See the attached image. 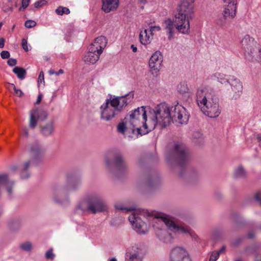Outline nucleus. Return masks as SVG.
Segmentation results:
<instances>
[{
  "instance_id": "bb28decb",
  "label": "nucleus",
  "mask_w": 261,
  "mask_h": 261,
  "mask_svg": "<svg viewBox=\"0 0 261 261\" xmlns=\"http://www.w3.org/2000/svg\"><path fill=\"white\" fill-rule=\"evenodd\" d=\"M54 130V124L52 121L48 122L41 128V133L42 135L47 137L50 136Z\"/></svg>"
},
{
  "instance_id": "a211bd4d",
  "label": "nucleus",
  "mask_w": 261,
  "mask_h": 261,
  "mask_svg": "<svg viewBox=\"0 0 261 261\" xmlns=\"http://www.w3.org/2000/svg\"><path fill=\"white\" fill-rule=\"evenodd\" d=\"M229 84L233 92V97L235 99L239 97L242 93L243 85L240 80L234 76L229 77Z\"/></svg>"
},
{
  "instance_id": "2f4dec72",
  "label": "nucleus",
  "mask_w": 261,
  "mask_h": 261,
  "mask_svg": "<svg viewBox=\"0 0 261 261\" xmlns=\"http://www.w3.org/2000/svg\"><path fill=\"white\" fill-rule=\"evenodd\" d=\"M139 39L140 43L146 47L147 45V29H145L143 31H141Z\"/></svg>"
},
{
  "instance_id": "c756f323",
  "label": "nucleus",
  "mask_w": 261,
  "mask_h": 261,
  "mask_svg": "<svg viewBox=\"0 0 261 261\" xmlns=\"http://www.w3.org/2000/svg\"><path fill=\"white\" fill-rule=\"evenodd\" d=\"M13 72L16 74L18 79L23 80L27 74L25 70L21 67H15L13 69Z\"/></svg>"
},
{
  "instance_id": "4c0bfd02",
  "label": "nucleus",
  "mask_w": 261,
  "mask_h": 261,
  "mask_svg": "<svg viewBox=\"0 0 261 261\" xmlns=\"http://www.w3.org/2000/svg\"><path fill=\"white\" fill-rule=\"evenodd\" d=\"M53 249L50 248L45 253V258L47 259L53 260L55 256V254L53 253Z\"/></svg>"
},
{
  "instance_id": "1a4fd4ad",
  "label": "nucleus",
  "mask_w": 261,
  "mask_h": 261,
  "mask_svg": "<svg viewBox=\"0 0 261 261\" xmlns=\"http://www.w3.org/2000/svg\"><path fill=\"white\" fill-rule=\"evenodd\" d=\"M44 147L38 143L32 144L30 146V153L31 155V159L25 162L21 169V177L23 179L30 177V174L28 172L29 169L34 164L41 160L45 153Z\"/></svg>"
},
{
  "instance_id": "e2e57ef3",
  "label": "nucleus",
  "mask_w": 261,
  "mask_h": 261,
  "mask_svg": "<svg viewBox=\"0 0 261 261\" xmlns=\"http://www.w3.org/2000/svg\"><path fill=\"white\" fill-rule=\"evenodd\" d=\"M110 261H117L115 258H112L110 259Z\"/></svg>"
},
{
  "instance_id": "f3484780",
  "label": "nucleus",
  "mask_w": 261,
  "mask_h": 261,
  "mask_svg": "<svg viewBox=\"0 0 261 261\" xmlns=\"http://www.w3.org/2000/svg\"><path fill=\"white\" fill-rule=\"evenodd\" d=\"M80 181L79 179L68 176L67 177V185L64 187L56 189L55 191L54 194L55 195L65 194L67 191L75 189L77 185L80 184Z\"/></svg>"
},
{
  "instance_id": "4be33fe9",
  "label": "nucleus",
  "mask_w": 261,
  "mask_h": 261,
  "mask_svg": "<svg viewBox=\"0 0 261 261\" xmlns=\"http://www.w3.org/2000/svg\"><path fill=\"white\" fill-rule=\"evenodd\" d=\"M119 0H102V10L106 13L116 10L119 6Z\"/></svg>"
},
{
  "instance_id": "20e7f679",
  "label": "nucleus",
  "mask_w": 261,
  "mask_h": 261,
  "mask_svg": "<svg viewBox=\"0 0 261 261\" xmlns=\"http://www.w3.org/2000/svg\"><path fill=\"white\" fill-rule=\"evenodd\" d=\"M194 5L187 2H181L178 5L174 15V22L177 31L184 35L190 33V21L194 13Z\"/></svg>"
},
{
  "instance_id": "e433bc0d",
  "label": "nucleus",
  "mask_w": 261,
  "mask_h": 261,
  "mask_svg": "<svg viewBox=\"0 0 261 261\" xmlns=\"http://www.w3.org/2000/svg\"><path fill=\"white\" fill-rule=\"evenodd\" d=\"M20 248L24 251H30L32 248V245L29 242L22 243L20 245Z\"/></svg>"
},
{
  "instance_id": "f704fd0d",
  "label": "nucleus",
  "mask_w": 261,
  "mask_h": 261,
  "mask_svg": "<svg viewBox=\"0 0 261 261\" xmlns=\"http://www.w3.org/2000/svg\"><path fill=\"white\" fill-rule=\"evenodd\" d=\"M149 27V32L150 34L153 36L156 32H159L161 30V28L159 25H153L152 24H148Z\"/></svg>"
},
{
  "instance_id": "c85d7f7f",
  "label": "nucleus",
  "mask_w": 261,
  "mask_h": 261,
  "mask_svg": "<svg viewBox=\"0 0 261 261\" xmlns=\"http://www.w3.org/2000/svg\"><path fill=\"white\" fill-rule=\"evenodd\" d=\"M211 79H217L218 82L222 84L229 83V79L226 78V75L219 72H217L211 76Z\"/></svg>"
},
{
  "instance_id": "9b49d317",
  "label": "nucleus",
  "mask_w": 261,
  "mask_h": 261,
  "mask_svg": "<svg viewBox=\"0 0 261 261\" xmlns=\"http://www.w3.org/2000/svg\"><path fill=\"white\" fill-rule=\"evenodd\" d=\"M105 164L108 169L112 172L116 170L120 172H124L128 169L127 163L120 153L116 154L113 161L108 158L106 159Z\"/></svg>"
},
{
  "instance_id": "6ab92c4d",
  "label": "nucleus",
  "mask_w": 261,
  "mask_h": 261,
  "mask_svg": "<svg viewBox=\"0 0 261 261\" xmlns=\"http://www.w3.org/2000/svg\"><path fill=\"white\" fill-rule=\"evenodd\" d=\"M107 44V42L106 37L101 36L95 39L94 42L91 44L89 48L92 51H96L101 54L102 50L106 47Z\"/></svg>"
},
{
  "instance_id": "4468645a",
  "label": "nucleus",
  "mask_w": 261,
  "mask_h": 261,
  "mask_svg": "<svg viewBox=\"0 0 261 261\" xmlns=\"http://www.w3.org/2000/svg\"><path fill=\"white\" fill-rule=\"evenodd\" d=\"M46 117L47 113L45 111L39 108L33 109L30 112L29 127L34 129L39 120H44Z\"/></svg>"
},
{
  "instance_id": "ddd939ff",
  "label": "nucleus",
  "mask_w": 261,
  "mask_h": 261,
  "mask_svg": "<svg viewBox=\"0 0 261 261\" xmlns=\"http://www.w3.org/2000/svg\"><path fill=\"white\" fill-rule=\"evenodd\" d=\"M163 62V56L159 51H156L150 58L149 65L150 72L154 76H156L160 70Z\"/></svg>"
},
{
  "instance_id": "72a5a7b5",
  "label": "nucleus",
  "mask_w": 261,
  "mask_h": 261,
  "mask_svg": "<svg viewBox=\"0 0 261 261\" xmlns=\"http://www.w3.org/2000/svg\"><path fill=\"white\" fill-rule=\"evenodd\" d=\"M70 10L66 7L60 6L56 10V12L58 15H62L64 14H68L70 13Z\"/></svg>"
},
{
  "instance_id": "de8ad7c7",
  "label": "nucleus",
  "mask_w": 261,
  "mask_h": 261,
  "mask_svg": "<svg viewBox=\"0 0 261 261\" xmlns=\"http://www.w3.org/2000/svg\"><path fill=\"white\" fill-rule=\"evenodd\" d=\"M42 82H44V73L43 71H41L38 76V82L41 83Z\"/></svg>"
},
{
  "instance_id": "680f3d73",
  "label": "nucleus",
  "mask_w": 261,
  "mask_h": 261,
  "mask_svg": "<svg viewBox=\"0 0 261 261\" xmlns=\"http://www.w3.org/2000/svg\"><path fill=\"white\" fill-rule=\"evenodd\" d=\"M9 10H10V11H12V9L11 8H7V9H5L4 11L5 12H7V11H9Z\"/></svg>"
},
{
  "instance_id": "a878e982",
  "label": "nucleus",
  "mask_w": 261,
  "mask_h": 261,
  "mask_svg": "<svg viewBox=\"0 0 261 261\" xmlns=\"http://www.w3.org/2000/svg\"><path fill=\"white\" fill-rule=\"evenodd\" d=\"M87 211H90V197L81 201L76 208V212L79 213H83Z\"/></svg>"
},
{
  "instance_id": "393cba45",
  "label": "nucleus",
  "mask_w": 261,
  "mask_h": 261,
  "mask_svg": "<svg viewBox=\"0 0 261 261\" xmlns=\"http://www.w3.org/2000/svg\"><path fill=\"white\" fill-rule=\"evenodd\" d=\"M143 257V253L141 250L138 249L134 252L127 253L126 261H142Z\"/></svg>"
},
{
  "instance_id": "cd10ccee",
  "label": "nucleus",
  "mask_w": 261,
  "mask_h": 261,
  "mask_svg": "<svg viewBox=\"0 0 261 261\" xmlns=\"http://www.w3.org/2000/svg\"><path fill=\"white\" fill-rule=\"evenodd\" d=\"M117 130L119 133L124 134L125 132H132V128L124 118L122 122L118 124Z\"/></svg>"
},
{
  "instance_id": "c9c22d12",
  "label": "nucleus",
  "mask_w": 261,
  "mask_h": 261,
  "mask_svg": "<svg viewBox=\"0 0 261 261\" xmlns=\"http://www.w3.org/2000/svg\"><path fill=\"white\" fill-rule=\"evenodd\" d=\"M8 88H9L10 90L12 89H13L14 91V94L17 96H21L22 94V92L21 90L17 89L15 86L13 84H10L8 87Z\"/></svg>"
},
{
  "instance_id": "39448f33",
  "label": "nucleus",
  "mask_w": 261,
  "mask_h": 261,
  "mask_svg": "<svg viewBox=\"0 0 261 261\" xmlns=\"http://www.w3.org/2000/svg\"><path fill=\"white\" fill-rule=\"evenodd\" d=\"M124 118L131 126L133 134L141 136L147 134V115L145 107L132 111Z\"/></svg>"
},
{
  "instance_id": "864d4df0",
  "label": "nucleus",
  "mask_w": 261,
  "mask_h": 261,
  "mask_svg": "<svg viewBox=\"0 0 261 261\" xmlns=\"http://www.w3.org/2000/svg\"><path fill=\"white\" fill-rule=\"evenodd\" d=\"M64 73V70L62 69H60L58 72H56V75H59L60 74Z\"/></svg>"
},
{
  "instance_id": "6e6552de",
  "label": "nucleus",
  "mask_w": 261,
  "mask_h": 261,
  "mask_svg": "<svg viewBox=\"0 0 261 261\" xmlns=\"http://www.w3.org/2000/svg\"><path fill=\"white\" fill-rule=\"evenodd\" d=\"M241 44L246 61L253 62L261 60V47L253 38L246 35L242 39Z\"/></svg>"
},
{
  "instance_id": "338daca9",
  "label": "nucleus",
  "mask_w": 261,
  "mask_h": 261,
  "mask_svg": "<svg viewBox=\"0 0 261 261\" xmlns=\"http://www.w3.org/2000/svg\"><path fill=\"white\" fill-rule=\"evenodd\" d=\"M2 214V211L0 210V215H1Z\"/></svg>"
},
{
  "instance_id": "473e14b6",
  "label": "nucleus",
  "mask_w": 261,
  "mask_h": 261,
  "mask_svg": "<svg viewBox=\"0 0 261 261\" xmlns=\"http://www.w3.org/2000/svg\"><path fill=\"white\" fill-rule=\"evenodd\" d=\"M234 174L236 177H242L245 176L246 172L242 166H239L235 169Z\"/></svg>"
},
{
  "instance_id": "f8f14e48",
  "label": "nucleus",
  "mask_w": 261,
  "mask_h": 261,
  "mask_svg": "<svg viewBox=\"0 0 261 261\" xmlns=\"http://www.w3.org/2000/svg\"><path fill=\"white\" fill-rule=\"evenodd\" d=\"M169 261H191L187 251L183 247H175L169 253Z\"/></svg>"
},
{
  "instance_id": "13d9d810",
  "label": "nucleus",
  "mask_w": 261,
  "mask_h": 261,
  "mask_svg": "<svg viewBox=\"0 0 261 261\" xmlns=\"http://www.w3.org/2000/svg\"><path fill=\"white\" fill-rule=\"evenodd\" d=\"M17 169V166H12L11 167V170L12 171H14L16 170Z\"/></svg>"
},
{
  "instance_id": "ea45409f",
  "label": "nucleus",
  "mask_w": 261,
  "mask_h": 261,
  "mask_svg": "<svg viewBox=\"0 0 261 261\" xmlns=\"http://www.w3.org/2000/svg\"><path fill=\"white\" fill-rule=\"evenodd\" d=\"M36 25V22L32 20H27L24 23V26L27 28H32Z\"/></svg>"
},
{
  "instance_id": "6e6d98bb",
  "label": "nucleus",
  "mask_w": 261,
  "mask_h": 261,
  "mask_svg": "<svg viewBox=\"0 0 261 261\" xmlns=\"http://www.w3.org/2000/svg\"><path fill=\"white\" fill-rule=\"evenodd\" d=\"M195 0H184L182 2H187L189 4H194Z\"/></svg>"
},
{
  "instance_id": "b1692460",
  "label": "nucleus",
  "mask_w": 261,
  "mask_h": 261,
  "mask_svg": "<svg viewBox=\"0 0 261 261\" xmlns=\"http://www.w3.org/2000/svg\"><path fill=\"white\" fill-rule=\"evenodd\" d=\"M174 26L173 21L170 18L166 19L163 22V27L167 33L168 39L170 40L173 37Z\"/></svg>"
},
{
  "instance_id": "052dcab7",
  "label": "nucleus",
  "mask_w": 261,
  "mask_h": 261,
  "mask_svg": "<svg viewBox=\"0 0 261 261\" xmlns=\"http://www.w3.org/2000/svg\"><path fill=\"white\" fill-rule=\"evenodd\" d=\"M225 249V247L224 246H223L221 248V249L218 252L220 254L221 252H223V251H224Z\"/></svg>"
},
{
  "instance_id": "9d476101",
  "label": "nucleus",
  "mask_w": 261,
  "mask_h": 261,
  "mask_svg": "<svg viewBox=\"0 0 261 261\" xmlns=\"http://www.w3.org/2000/svg\"><path fill=\"white\" fill-rule=\"evenodd\" d=\"M188 159V154L186 146L182 143H176L173 154L169 155L167 159L170 162L172 159L180 165L185 164Z\"/></svg>"
},
{
  "instance_id": "bf43d9fd",
  "label": "nucleus",
  "mask_w": 261,
  "mask_h": 261,
  "mask_svg": "<svg viewBox=\"0 0 261 261\" xmlns=\"http://www.w3.org/2000/svg\"><path fill=\"white\" fill-rule=\"evenodd\" d=\"M257 140L259 142V146L261 147V137L260 136H258L257 137Z\"/></svg>"
},
{
  "instance_id": "79ce46f5",
  "label": "nucleus",
  "mask_w": 261,
  "mask_h": 261,
  "mask_svg": "<svg viewBox=\"0 0 261 261\" xmlns=\"http://www.w3.org/2000/svg\"><path fill=\"white\" fill-rule=\"evenodd\" d=\"M21 45L23 49L25 51H28L31 49L30 48H29V47L31 48V46L28 45L27 40L24 38L22 39V40Z\"/></svg>"
},
{
  "instance_id": "dca6fc26",
  "label": "nucleus",
  "mask_w": 261,
  "mask_h": 261,
  "mask_svg": "<svg viewBox=\"0 0 261 261\" xmlns=\"http://www.w3.org/2000/svg\"><path fill=\"white\" fill-rule=\"evenodd\" d=\"M136 166L140 178L145 180L147 177V155L145 153L138 156Z\"/></svg>"
},
{
  "instance_id": "3c124183",
  "label": "nucleus",
  "mask_w": 261,
  "mask_h": 261,
  "mask_svg": "<svg viewBox=\"0 0 261 261\" xmlns=\"http://www.w3.org/2000/svg\"><path fill=\"white\" fill-rule=\"evenodd\" d=\"M139 3L141 5V8H144V5L146 4L147 0H139Z\"/></svg>"
},
{
  "instance_id": "4d7b16f0",
  "label": "nucleus",
  "mask_w": 261,
  "mask_h": 261,
  "mask_svg": "<svg viewBox=\"0 0 261 261\" xmlns=\"http://www.w3.org/2000/svg\"><path fill=\"white\" fill-rule=\"evenodd\" d=\"M48 73L50 75H53V74H56V72L53 70V69H50L49 71H48Z\"/></svg>"
},
{
  "instance_id": "5701e85b",
  "label": "nucleus",
  "mask_w": 261,
  "mask_h": 261,
  "mask_svg": "<svg viewBox=\"0 0 261 261\" xmlns=\"http://www.w3.org/2000/svg\"><path fill=\"white\" fill-rule=\"evenodd\" d=\"M237 4H231L225 6L223 15L225 18H233L236 15Z\"/></svg>"
},
{
  "instance_id": "49530a36",
  "label": "nucleus",
  "mask_w": 261,
  "mask_h": 261,
  "mask_svg": "<svg viewBox=\"0 0 261 261\" xmlns=\"http://www.w3.org/2000/svg\"><path fill=\"white\" fill-rule=\"evenodd\" d=\"M21 134L24 137H28L29 135L28 129L25 127H23L21 130Z\"/></svg>"
},
{
  "instance_id": "f03ea898",
  "label": "nucleus",
  "mask_w": 261,
  "mask_h": 261,
  "mask_svg": "<svg viewBox=\"0 0 261 261\" xmlns=\"http://www.w3.org/2000/svg\"><path fill=\"white\" fill-rule=\"evenodd\" d=\"M134 93H129L122 96L107 99L100 107L101 118L110 121L117 115L133 100Z\"/></svg>"
},
{
  "instance_id": "8fccbe9b",
  "label": "nucleus",
  "mask_w": 261,
  "mask_h": 261,
  "mask_svg": "<svg viewBox=\"0 0 261 261\" xmlns=\"http://www.w3.org/2000/svg\"><path fill=\"white\" fill-rule=\"evenodd\" d=\"M5 40L4 38H0V48H2L4 47Z\"/></svg>"
},
{
  "instance_id": "c03bdc74",
  "label": "nucleus",
  "mask_w": 261,
  "mask_h": 261,
  "mask_svg": "<svg viewBox=\"0 0 261 261\" xmlns=\"http://www.w3.org/2000/svg\"><path fill=\"white\" fill-rule=\"evenodd\" d=\"M10 53L8 51L4 50L1 53V58L3 59H8L10 57Z\"/></svg>"
},
{
  "instance_id": "aec40b11",
  "label": "nucleus",
  "mask_w": 261,
  "mask_h": 261,
  "mask_svg": "<svg viewBox=\"0 0 261 261\" xmlns=\"http://www.w3.org/2000/svg\"><path fill=\"white\" fill-rule=\"evenodd\" d=\"M107 44V42L106 37L101 36L95 39L94 42L91 44L89 48L92 51H96L101 54L102 50L106 47Z\"/></svg>"
},
{
  "instance_id": "7c9ffc66",
  "label": "nucleus",
  "mask_w": 261,
  "mask_h": 261,
  "mask_svg": "<svg viewBox=\"0 0 261 261\" xmlns=\"http://www.w3.org/2000/svg\"><path fill=\"white\" fill-rule=\"evenodd\" d=\"M177 89L178 92L181 94L188 93L189 91V87L186 82H182L179 84Z\"/></svg>"
},
{
  "instance_id": "69168bd1",
  "label": "nucleus",
  "mask_w": 261,
  "mask_h": 261,
  "mask_svg": "<svg viewBox=\"0 0 261 261\" xmlns=\"http://www.w3.org/2000/svg\"><path fill=\"white\" fill-rule=\"evenodd\" d=\"M236 261H242V260H240V259H238V260H236Z\"/></svg>"
},
{
  "instance_id": "58836bf2",
  "label": "nucleus",
  "mask_w": 261,
  "mask_h": 261,
  "mask_svg": "<svg viewBox=\"0 0 261 261\" xmlns=\"http://www.w3.org/2000/svg\"><path fill=\"white\" fill-rule=\"evenodd\" d=\"M220 255V253L218 251H214L212 253L209 261H216Z\"/></svg>"
},
{
  "instance_id": "603ef678",
  "label": "nucleus",
  "mask_w": 261,
  "mask_h": 261,
  "mask_svg": "<svg viewBox=\"0 0 261 261\" xmlns=\"http://www.w3.org/2000/svg\"><path fill=\"white\" fill-rule=\"evenodd\" d=\"M41 99H42V95L41 94H39L38 96V97H37V101H36V104H39L40 103V102H41Z\"/></svg>"
},
{
  "instance_id": "37998d69",
  "label": "nucleus",
  "mask_w": 261,
  "mask_h": 261,
  "mask_svg": "<svg viewBox=\"0 0 261 261\" xmlns=\"http://www.w3.org/2000/svg\"><path fill=\"white\" fill-rule=\"evenodd\" d=\"M46 1L45 0H40L35 3L34 6L36 8H39L45 5Z\"/></svg>"
},
{
  "instance_id": "0eeeda50",
  "label": "nucleus",
  "mask_w": 261,
  "mask_h": 261,
  "mask_svg": "<svg viewBox=\"0 0 261 261\" xmlns=\"http://www.w3.org/2000/svg\"><path fill=\"white\" fill-rule=\"evenodd\" d=\"M153 216L160 223H164L169 230L174 233L189 234L194 240H196L197 236L189 227L183 224H177L173 219L164 214H150L148 211V221L149 217Z\"/></svg>"
},
{
  "instance_id": "412c9836",
  "label": "nucleus",
  "mask_w": 261,
  "mask_h": 261,
  "mask_svg": "<svg viewBox=\"0 0 261 261\" xmlns=\"http://www.w3.org/2000/svg\"><path fill=\"white\" fill-rule=\"evenodd\" d=\"M100 55L96 51L91 50L89 48L88 51L85 53L83 57V60L87 64H93L98 60Z\"/></svg>"
},
{
  "instance_id": "774afa93",
  "label": "nucleus",
  "mask_w": 261,
  "mask_h": 261,
  "mask_svg": "<svg viewBox=\"0 0 261 261\" xmlns=\"http://www.w3.org/2000/svg\"><path fill=\"white\" fill-rule=\"evenodd\" d=\"M55 201H57V202H59V201H58V200H56V199H55Z\"/></svg>"
},
{
  "instance_id": "a18cd8bd",
  "label": "nucleus",
  "mask_w": 261,
  "mask_h": 261,
  "mask_svg": "<svg viewBox=\"0 0 261 261\" xmlns=\"http://www.w3.org/2000/svg\"><path fill=\"white\" fill-rule=\"evenodd\" d=\"M8 64L10 66H15L17 63V61L16 59L13 58L9 59L7 61Z\"/></svg>"
},
{
  "instance_id": "5fc2aeb1",
  "label": "nucleus",
  "mask_w": 261,
  "mask_h": 261,
  "mask_svg": "<svg viewBox=\"0 0 261 261\" xmlns=\"http://www.w3.org/2000/svg\"><path fill=\"white\" fill-rule=\"evenodd\" d=\"M131 48L132 49L134 53L136 52L137 50V47L135 46L134 45H131Z\"/></svg>"
},
{
  "instance_id": "7ed1b4c3",
  "label": "nucleus",
  "mask_w": 261,
  "mask_h": 261,
  "mask_svg": "<svg viewBox=\"0 0 261 261\" xmlns=\"http://www.w3.org/2000/svg\"><path fill=\"white\" fill-rule=\"evenodd\" d=\"M196 102L203 113L210 118H216L221 113L219 103L205 87L199 88L196 93Z\"/></svg>"
},
{
  "instance_id": "a19ab883",
  "label": "nucleus",
  "mask_w": 261,
  "mask_h": 261,
  "mask_svg": "<svg viewBox=\"0 0 261 261\" xmlns=\"http://www.w3.org/2000/svg\"><path fill=\"white\" fill-rule=\"evenodd\" d=\"M30 2V0H22L21 5L22 6L19 8L20 11H23L25 8H27Z\"/></svg>"
},
{
  "instance_id": "09e8293b",
  "label": "nucleus",
  "mask_w": 261,
  "mask_h": 261,
  "mask_svg": "<svg viewBox=\"0 0 261 261\" xmlns=\"http://www.w3.org/2000/svg\"><path fill=\"white\" fill-rule=\"evenodd\" d=\"M223 2L227 5H230L231 4H236L234 0H223Z\"/></svg>"
},
{
  "instance_id": "0e129e2a",
  "label": "nucleus",
  "mask_w": 261,
  "mask_h": 261,
  "mask_svg": "<svg viewBox=\"0 0 261 261\" xmlns=\"http://www.w3.org/2000/svg\"><path fill=\"white\" fill-rule=\"evenodd\" d=\"M2 25H3V23L2 22H0V30H1Z\"/></svg>"
},
{
  "instance_id": "2eb2a0df",
  "label": "nucleus",
  "mask_w": 261,
  "mask_h": 261,
  "mask_svg": "<svg viewBox=\"0 0 261 261\" xmlns=\"http://www.w3.org/2000/svg\"><path fill=\"white\" fill-rule=\"evenodd\" d=\"M107 206L103 199L94 195L90 197V212L93 214L105 211Z\"/></svg>"
},
{
  "instance_id": "423d86ee",
  "label": "nucleus",
  "mask_w": 261,
  "mask_h": 261,
  "mask_svg": "<svg viewBox=\"0 0 261 261\" xmlns=\"http://www.w3.org/2000/svg\"><path fill=\"white\" fill-rule=\"evenodd\" d=\"M116 210L124 212L132 211L128 220L131 223L133 229L140 234H145L147 225L142 219H145L147 216V211L140 208H133L125 207L122 203H117L115 205Z\"/></svg>"
},
{
  "instance_id": "f257e3e1",
  "label": "nucleus",
  "mask_w": 261,
  "mask_h": 261,
  "mask_svg": "<svg viewBox=\"0 0 261 261\" xmlns=\"http://www.w3.org/2000/svg\"><path fill=\"white\" fill-rule=\"evenodd\" d=\"M148 130H153L158 123L166 126L174 120L180 124L186 123L189 115L185 108L180 105L170 108L167 104L162 103L154 109L148 108Z\"/></svg>"
}]
</instances>
